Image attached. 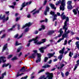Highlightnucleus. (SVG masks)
Wrapping results in <instances>:
<instances>
[{
    "mask_svg": "<svg viewBox=\"0 0 79 79\" xmlns=\"http://www.w3.org/2000/svg\"><path fill=\"white\" fill-rule=\"evenodd\" d=\"M33 52L34 53L32 54V55L31 56H29L28 58L31 59L35 58L36 56V53H37V60H36V63H38L40 62V61H41V56H42L41 54L37 53V50H33Z\"/></svg>",
    "mask_w": 79,
    "mask_h": 79,
    "instance_id": "obj_1",
    "label": "nucleus"
},
{
    "mask_svg": "<svg viewBox=\"0 0 79 79\" xmlns=\"http://www.w3.org/2000/svg\"><path fill=\"white\" fill-rule=\"evenodd\" d=\"M64 0H62V1L61 0H59V1H57L56 3V5L58 6L59 4H61V6H60V10H62L64 11L65 9V6H66V4L64 3Z\"/></svg>",
    "mask_w": 79,
    "mask_h": 79,
    "instance_id": "obj_2",
    "label": "nucleus"
},
{
    "mask_svg": "<svg viewBox=\"0 0 79 79\" xmlns=\"http://www.w3.org/2000/svg\"><path fill=\"white\" fill-rule=\"evenodd\" d=\"M64 14V12H63L61 15V18L62 20H64L66 19V21H65L64 23H67V22L69 21V17L66 16L65 15H63Z\"/></svg>",
    "mask_w": 79,
    "mask_h": 79,
    "instance_id": "obj_3",
    "label": "nucleus"
},
{
    "mask_svg": "<svg viewBox=\"0 0 79 79\" xmlns=\"http://www.w3.org/2000/svg\"><path fill=\"white\" fill-rule=\"evenodd\" d=\"M67 7L68 10H71L73 8V6H72V1H68L67 2Z\"/></svg>",
    "mask_w": 79,
    "mask_h": 79,
    "instance_id": "obj_4",
    "label": "nucleus"
},
{
    "mask_svg": "<svg viewBox=\"0 0 79 79\" xmlns=\"http://www.w3.org/2000/svg\"><path fill=\"white\" fill-rule=\"evenodd\" d=\"M45 74L48 75L47 77H48V79H52L53 77V74L52 73H49V72H47L45 73Z\"/></svg>",
    "mask_w": 79,
    "mask_h": 79,
    "instance_id": "obj_5",
    "label": "nucleus"
},
{
    "mask_svg": "<svg viewBox=\"0 0 79 79\" xmlns=\"http://www.w3.org/2000/svg\"><path fill=\"white\" fill-rule=\"evenodd\" d=\"M50 15H52L53 16H54V18L52 20V21H55V20H56V17H57V15L56 14H55V12L51 11L50 12Z\"/></svg>",
    "mask_w": 79,
    "mask_h": 79,
    "instance_id": "obj_6",
    "label": "nucleus"
},
{
    "mask_svg": "<svg viewBox=\"0 0 79 79\" xmlns=\"http://www.w3.org/2000/svg\"><path fill=\"white\" fill-rule=\"evenodd\" d=\"M2 15L1 14L0 15V19H2V23H5V21H6L5 19V15H4L2 17Z\"/></svg>",
    "mask_w": 79,
    "mask_h": 79,
    "instance_id": "obj_7",
    "label": "nucleus"
},
{
    "mask_svg": "<svg viewBox=\"0 0 79 79\" xmlns=\"http://www.w3.org/2000/svg\"><path fill=\"white\" fill-rule=\"evenodd\" d=\"M31 25H32V23L29 22L28 23H26L25 25H23L22 27V29H24V28L26 27H29Z\"/></svg>",
    "mask_w": 79,
    "mask_h": 79,
    "instance_id": "obj_8",
    "label": "nucleus"
},
{
    "mask_svg": "<svg viewBox=\"0 0 79 79\" xmlns=\"http://www.w3.org/2000/svg\"><path fill=\"white\" fill-rule=\"evenodd\" d=\"M9 68L10 69V68H11V65L10 64V63H7V64H4L2 65V67L4 68V67H7V66H9Z\"/></svg>",
    "mask_w": 79,
    "mask_h": 79,
    "instance_id": "obj_9",
    "label": "nucleus"
},
{
    "mask_svg": "<svg viewBox=\"0 0 79 79\" xmlns=\"http://www.w3.org/2000/svg\"><path fill=\"white\" fill-rule=\"evenodd\" d=\"M67 27V23H64V26L63 27V29H65L64 30V32L65 33H66V31L67 30H68V27Z\"/></svg>",
    "mask_w": 79,
    "mask_h": 79,
    "instance_id": "obj_10",
    "label": "nucleus"
},
{
    "mask_svg": "<svg viewBox=\"0 0 79 79\" xmlns=\"http://www.w3.org/2000/svg\"><path fill=\"white\" fill-rule=\"evenodd\" d=\"M46 47H42L40 48H39V50L40 51V53H44V50L46 49Z\"/></svg>",
    "mask_w": 79,
    "mask_h": 79,
    "instance_id": "obj_11",
    "label": "nucleus"
},
{
    "mask_svg": "<svg viewBox=\"0 0 79 79\" xmlns=\"http://www.w3.org/2000/svg\"><path fill=\"white\" fill-rule=\"evenodd\" d=\"M55 33V31H48L47 33L48 35H51L52 34Z\"/></svg>",
    "mask_w": 79,
    "mask_h": 79,
    "instance_id": "obj_12",
    "label": "nucleus"
},
{
    "mask_svg": "<svg viewBox=\"0 0 79 79\" xmlns=\"http://www.w3.org/2000/svg\"><path fill=\"white\" fill-rule=\"evenodd\" d=\"M8 45V44L6 43L5 44L3 47V48L2 49V52H4V50H5L6 48H7L8 47L7 46Z\"/></svg>",
    "mask_w": 79,
    "mask_h": 79,
    "instance_id": "obj_13",
    "label": "nucleus"
},
{
    "mask_svg": "<svg viewBox=\"0 0 79 79\" xmlns=\"http://www.w3.org/2000/svg\"><path fill=\"white\" fill-rule=\"evenodd\" d=\"M55 54V52H54L53 53H49L48 54V56H49L48 57L49 58H50L51 57H52Z\"/></svg>",
    "mask_w": 79,
    "mask_h": 79,
    "instance_id": "obj_14",
    "label": "nucleus"
},
{
    "mask_svg": "<svg viewBox=\"0 0 79 79\" xmlns=\"http://www.w3.org/2000/svg\"><path fill=\"white\" fill-rule=\"evenodd\" d=\"M68 35H67L64 32V33L62 35V38H63V39L64 40V38H67V37H68Z\"/></svg>",
    "mask_w": 79,
    "mask_h": 79,
    "instance_id": "obj_15",
    "label": "nucleus"
},
{
    "mask_svg": "<svg viewBox=\"0 0 79 79\" xmlns=\"http://www.w3.org/2000/svg\"><path fill=\"white\" fill-rule=\"evenodd\" d=\"M23 70L24 71H30V69H28L26 71V69H25V67H23L22 68H21V69L20 70V71H23Z\"/></svg>",
    "mask_w": 79,
    "mask_h": 79,
    "instance_id": "obj_16",
    "label": "nucleus"
},
{
    "mask_svg": "<svg viewBox=\"0 0 79 79\" xmlns=\"http://www.w3.org/2000/svg\"><path fill=\"white\" fill-rule=\"evenodd\" d=\"M64 50H65V47H63L62 49V50H60L59 52L60 54L61 53V54H63L64 53Z\"/></svg>",
    "mask_w": 79,
    "mask_h": 79,
    "instance_id": "obj_17",
    "label": "nucleus"
},
{
    "mask_svg": "<svg viewBox=\"0 0 79 79\" xmlns=\"http://www.w3.org/2000/svg\"><path fill=\"white\" fill-rule=\"evenodd\" d=\"M41 41H40L38 43L40 44H44V43H45V42H46V39H42L41 40Z\"/></svg>",
    "mask_w": 79,
    "mask_h": 79,
    "instance_id": "obj_18",
    "label": "nucleus"
},
{
    "mask_svg": "<svg viewBox=\"0 0 79 79\" xmlns=\"http://www.w3.org/2000/svg\"><path fill=\"white\" fill-rule=\"evenodd\" d=\"M23 46H20L17 49V53H19V52H20V51H21V49H23Z\"/></svg>",
    "mask_w": 79,
    "mask_h": 79,
    "instance_id": "obj_19",
    "label": "nucleus"
},
{
    "mask_svg": "<svg viewBox=\"0 0 79 79\" xmlns=\"http://www.w3.org/2000/svg\"><path fill=\"white\" fill-rule=\"evenodd\" d=\"M51 8L52 9H54V10H56V7H55V6L53 5V4H51L50 5Z\"/></svg>",
    "mask_w": 79,
    "mask_h": 79,
    "instance_id": "obj_20",
    "label": "nucleus"
},
{
    "mask_svg": "<svg viewBox=\"0 0 79 79\" xmlns=\"http://www.w3.org/2000/svg\"><path fill=\"white\" fill-rule=\"evenodd\" d=\"M33 41H34V43L35 44H36V45H40V44L39 43L40 42V41L38 42V40H33Z\"/></svg>",
    "mask_w": 79,
    "mask_h": 79,
    "instance_id": "obj_21",
    "label": "nucleus"
},
{
    "mask_svg": "<svg viewBox=\"0 0 79 79\" xmlns=\"http://www.w3.org/2000/svg\"><path fill=\"white\" fill-rule=\"evenodd\" d=\"M16 26V25H13L12 27L11 28H10V29H9L8 30V32H10V31H12V30H13V29H14V28H15V27Z\"/></svg>",
    "mask_w": 79,
    "mask_h": 79,
    "instance_id": "obj_22",
    "label": "nucleus"
},
{
    "mask_svg": "<svg viewBox=\"0 0 79 79\" xmlns=\"http://www.w3.org/2000/svg\"><path fill=\"white\" fill-rule=\"evenodd\" d=\"M50 65L48 64H46L45 65L42 66V68H50Z\"/></svg>",
    "mask_w": 79,
    "mask_h": 79,
    "instance_id": "obj_23",
    "label": "nucleus"
},
{
    "mask_svg": "<svg viewBox=\"0 0 79 79\" xmlns=\"http://www.w3.org/2000/svg\"><path fill=\"white\" fill-rule=\"evenodd\" d=\"M73 12L74 13V15H77V12L75 9L73 10Z\"/></svg>",
    "mask_w": 79,
    "mask_h": 79,
    "instance_id": "obj_24",
    "label": "nucleus"
},
{
    "mask_svg": "<svg viewBox=\"0 0 79 79\" xmlns=\"http://www.w3.org/2000/svg\"><path fill=\"white\" fill-rule=\"evenodd\" d=\"M26 3V4H25ZM23 5L24 6V7L26 6H27V5H28V4H29V2H27V3H26V2H24L22 3Z\"/></svg>",
    "mask_w": 79,
    "mask_h": 79,
    "instance_id": "obj_25",
    "label": "nucleus"
},
{
    "mask_svg": "<svg viewBox=\"0 0 79 79\" xmlns=\"http://www.w3.org/2000/svg\"><path fill=\"white\" fill-rule=\"evenodd\" d=\"M6 58V57H5L4 56H2L0 57V64L2 63V59H5Z\"/></svg>",
    "mask_w": 79,
    "mask_h": 79,
    "instance_id": "obj_26",
    "label": "nucleus"
},
{
    "mask_svg": "<svg viewBox=\"0 0 79 79\" xmlns=\"http://www.w3.org/2000/svg\"><path fill=\"white\" fill-rule=\"evenodd\" d=\"M18 60V58H17V57H16V56H15L11 59V60L15 61V60Z\"/></svg>",
    "mask_w": 79,
    "mask_h": 79,
    "instance_id": "obj_27",
    "label": "nucleus"
},
{
    "mask_svg": "<svg viewBox=\"0 0 79 79\" xmlns=\"http://www.w3.org/2000/svg\"><path fill=\"white\" fill-rule=\"evenodd\" d=\"M63 54H62L61 55H60L59 57L58 58L60 59V61H61V60L62 59L63 57Z\"/></svg>",
    "mask_w": 79,
    "mask_h": 79,
    "instance_id": "obj_28",
    "label": "nucleus"
},
{
    "mask_svg": "<svg viewBox=\"0 0 79 79\" xmlns=\"http://www.w3.org/2000/svg\"><path fill=\"white\" fill-rule=\"evenodd\" d=\"M21 45V43H18V41H16L15 42V46H18V45Z\"/></svg>",
    "mask_w": 79,
    "mask_h": 79,
    "instance_id": "obj_29",
    "label": "nucleus"
},
{
    "mask_svg": "<svg viewBox=\"0 0 79 79\" xmlns=\"http://www.w3.org/2000/svg\"><path fill=\"white\" fill-rule=\"evenodd\" d=\"M6 72H5L4 73L2 74V79L4 78V76H6Z\"/></svg>",
    "mask_w": 79,
    "mask_h": 79,
    "instance_id": "obj_30",
    "label": "nucleus"
},
{
    "mask_svg": "<svg viewBox=\"0 0 79 79\" xmlns=\"http://www.w3.org/2000/svg\"><path fill=\"white\" fill-rule=\"evenodd\" d=\"M72 55H73V52L72 53L71 52H70L69 54V56H70V58H71Z\"/></svg>",
    "mask_w": 79,
    "mask_h": 79,
    "instance_id": "obj_31",
    "label": "nucleus"
},
{
    "mask_svg": "<svg viewBox=\"0 0 79 79\" xmlns=\"http://www.w3.org/2000/svg\"><path fill=\"white\" fill-rule=\"evenodd\" d=\"M48 60V58L47 57H45L44 60V62H47Z\"/></svg>",
    "mask_w": 79,
    "mask_h": 79,
    "instance_id": "obj_32",
    "label": "nucleus"
},
{
    "mask_svg": "<svg viewBox=\"0 0 79 79\" xmlns=\"http://www.w3.org/2000/svg\"><path fill=\"white\" fill-rule=\"evenodd\" d=\"M50 10V8L48 7V6H46V10L45 11H49V10Z\"/></svg>",
    "mask_w": 79,
    "mask_h": 79,
    "instance_id": "obj_33",
    "label": "nucleus"
},
{
    "mask_svg": "<svg viewBox=\"0 0 79 79\" xmlns=\"http://www.w3.org/2000/svg\"><path fill=\"white\" fill-rule=\"evenodd\" d=\"M21 8L20 9V10L21 11V10H23V8H24L25 7L23 5V4H22V5H21Z\"/></svg>",
    "mask_w": 79,
    "mask_h": 79,
    "instance_id": "obj_34",
    "label": "nucleus"
},
{
    "mask_svg": "<svg viewBox=\"0 0 79 79\" xmlns=\"http://www.w3.org/2000/svg\"><path fill=\"white\" fill-rule=\"evenodd\" d=\"M63 33V31H62L60 33V34L58 35V37H61V35H62V34Z\"/></svg>",
    "mask_w": 79,
    "mask_h": 79,
    "instance_id": "obj_35",
    "label": "nucleus"
},
{
    "mask_svg": "<svg viewBox=\"0 0 79 79\" xmlns=\"http://www.w3.org/2000/svg\"><path fill=\"white\" fill-rule=\"evenodd\" d=\"M39 13V10H36L34 12L33 14L32 15H35L36 13Z\"/></svg>",
    "mask_w": 79,
    "mask_h": 79,
    "instance_id": "obj_36",
    "label": "nucleus"
},
{
    "mask_svg": "<svg viewBox=\"0 0 79 79\" xmlns=\"http://www.w3.org/2000/svg\"><path fill=\"white\" fill-rule=\"evenodd\" d=\"M41 27L42 29H43V30H44V29H45V25H42L41 26Z\"/></svg>",
    "mask_w": 79,
    "mask_h": 79,
    "instance_id": "obj_37",
    "label": "nucleus"
},
{
    "mask_svg": "<svg viewBox=\"0 0 79 79\" xmlns=\"http://www.w3.org/2000/svg\"><path fill=\"white\" fill-rule=\"evenodd\" d=\"M47 1L46 0H44L43 3V6H44V5H45L47 4Z\"/></svg>",
    "mask_w": 79,
    "mask_h": 79,
    "instance_id": "obj_38",
    "label": "nucleus"
},
{
    "mask_svg": "<svg viewBox=\"0 0 79 79\" xmlns=\"http://www.w3.org/2000/svg\"><path fill=\"white\" fill-rule=\"evenodd\" d=\"M19 36V34H17L14 36V38L16 39L17 38H18Z\"/></svg>",
    "mask_w": 79,
    "mask_h": 79,
    "instance_id": "obj_39",
    "label": "nucleus"
},
{
    "mask_svg": "<svg viewBox=\"0 0 79 79\" xmlns=\"http://www.w3.org/2000/svg\"><path fill=\"white\" fill-rule=\"evenodd\" d=\"M67 43H68V41L65 40L64 43V45H66L67 44Z\"/></svg>",
    "mask_w": 79,
    "mask_h": 79,
    "instance_id": "obj_40",
    "label": "nucleus"
},
{
    "mask_svg": "<svg viewBox=\"0 0 79 79\" xmlns=\"http://www.w3.org/2000/svg\"><path fill=\"white\" fill-rule=\"evenodd\" d=\"M13 56V55H10L8 56V57H7L8 59H10V58H11Z\"/></svg>",
    "mask_w": 79,
    "mask_h": 79,
    "instance_id": "obj_41",
    "label": "nucleus"
},
{
    "mask_svg": "<svg viewBox=\"0 0 79 79\" xmlns=\"http://www.w3.org/2000/svg\"><path fill=\"white\" fill-rule=\"evenodd\" d=\"M64 40L63 39V38H60V39L58 41H57V42L58 43H59V42H60V41H61V40Z\"/></svg>",
    "mask_w": 79,
    "mask_h": 79,
    "instance_id": "obj_42",
    "label": "nucleus"
},
{
    "mask_svg": "<svg viewBox=\"0 0 79 79\" xmlns=\"http://www.w3.org/2000/svg\"><path fill=\"white\" fill-rule=\"evenodd\" d=\"M23 33L22 34L19 36L18 38V39H20V38H21L23 36Z\"/></svg>",
    "mask_w": 79,
    "mask_h": 79,
    "instance_id": "obj_43",
    "label": "nucleus"
},
{
    "mask_svg": "<svg viewBox=\"0 0 79 79\" xmlns=\"http://www.w3.org/2000/svg\"><path fill=\"white\" fill-rule=\"evenodd\" d=\"M73 58H77V54L76 53L75 55L73 56Z\"/></svg>",
    "mask_w": 79,
    "mask_h": 79,
    "instance_id": "obj_44",
    "label": "nucleus"
},
{
    "mask_svg": "<svg viewBox=\"0 0 79 79\" xmlns=\"http://www.w3.org/2000/svg\"><path fill=\"white\" fill-rule=\"evenodd\" d=\"M6 36V34H4L1 37V39H3V38H4V37H5Z\"/></svg>",
    "mask_w": 79,
    "mask_h": 79,
    "instance_id": "obj_45",
    "label": "nucleus"
},
{
    "mask_svg": "<svg viewBox=\"0 0 79 79\" xmlns=\"http://www.w3.org/2000/svg\"><path fill=\"white\" fill-rule=\"evenodd\" d=\"M63 30V28H60L59 30V31H58V32H60H60H63V31H62V30Z\"/></svg>",
    "mask_w": 79,
    "mask_h": 79,
    "instance_id": "obj_46",
    "label": "nucleus"
},
{
    "mask_svg": "<svg viewBox=\"0 0 79 79\" xmlns=\"http://www.w3.org/2000/svg\"><path fill=\"white\" fill-rule=\"evenodd\" d=\"M34 38H32V39L29 40L28 42H29V43L30 42H32V41H34Z\"/></svg>",
    "mask_w": 79,
    "mask_h": 79,
    "instance_id": "obj_47",
    "label": "nucleus"
},
{
    "mask_svg": "<svg viewBox=\"0 0 79 79\" xmlns=\"http://www.w3.org/2000/svg\"><path fill=\"white\" fill-rule=\"evenodd\" d=\"M44 70H44V69H42L40 70V71L38 72V73H42V72H43V71H44Z\"/></svg>",
    "mask_w": 79,
    "mask_h": 79,
    "instance_id": "obj_48",
    "label": "nucleus"
},
{
    "mask_svg": "<svg viewBox=\"0 0 79 79\" xmlns=\"http://www.w3.org/2000/svg\"><path fill=\"white\" fill-rule=\"evenodd\" d=\"M74 67H75L73 70V71H75L76 69H77V66L76 65H75Z\"/></svg>",
    "mask_w": 79,
    "mask_h": 79,
    "instance_id": "obj_49",
    "label": "nucleus"
},
{
    "mask_svg": "<svg viewBox=\"0 0 79 79\" xmlns=\"http://www.w3.org/2000/svg\"><path fill=\"white\" fill-rule=\"evenodd\" d=\"M66 76H68L69 75V72H66L65 74Z\"/></svg>",
    "mask_w": 79,
    "mask_h": 79,
    "instance_id": "obj_50",
    "label": "nucleus"
},
{
    "mask_svg": "<svg viewBox=\"0 0 79 79\" xmlns=\"http://www.w3.org/2000/svg\"><path fill=\"white\" fill-rule=\"evenodd\" d=\"M64 64H62L61 65V67H60V69H62V68H63V67H64Z\"/></svg>",
    "mask_w": 79,
    "mask_h": 79,
    "instance_id": "obj_51",
    "label": "nucleus"
},
{
    "mask_svg": "<svg viewBox=\"0 0 79 79\" xmlns=\"http://www.w3.org/2000/svg\"><path fill=\"white\" fill-rule=\"evenodd\" d=\"M29 28H26L25 30V32H28L29 31Z\"/></svg>",
    "mask_w": 79,
    "mask_h": 79,
    "instance_id": "obj_52",
    "label": "nucleus"
},
{
    "mask_svg": "<svg viewBox=\"0 0 79 79\" xmlns=\"http://www.w3.org/2000/svg\"><path fill=\"white\" fill-rule=\"evenodd\" d=\"M44 77H45V75H43V76L41 77H40L39 78V79H44Z\"/></svg>",
    "mask_w": 79,
    "mask_h": 79,
    "instance_id": "obj_53",
    "label": "nucleus"
},
{
    "mask_svg": "<svg viewBox=\"0 0 79 79\" xmlns=\"http://www.w3.org/2000/svg\"><path fill=\"white\" fill-rule=\"evenodd\" d=\"M19 19H20V17H17V18H16V22H17V21H18V20H19Z\"/></svg>",
    "mask_w": 79,
    "mask_h": 79,
    "instance_id": "obj_54",
    "label": "nucleus"
},
{
    "mask_svg": "<svg viewBox=\"0 0 79 79\" xmlns=\"http://www.w3.org/2000/svg\"><path fill=\"white\" fill-rule=\"evenodd\" d=\"M38 39H39V37L38 36H36L35 38H33V39H34V40H37Z\"/></svg>",
    "mask_w": 79,
    "mask_h": 79,
    "instance_id": "obj_55",
    "label": "nucleus"
},
{
    "mask_svg": "<svg viewBox=\"0 0 79 79\" xmlns=\"http://www.w3.org/2000/svg\"><path fill=\"white\" fill-rule=\"evenodd\" d=\"M2 60L3 63H5V62H6V60H4V59H2Z\"/></svg>",
    "mask_w": 79,
    "mask_h": 79,
    "instance_id": "obj_56",
    "label": "nucleus"
},
{
    "mask_svg": "<svg viewBox=\"0 0 79 79\" xmlns=\"http://www.w3.org/2000/svg\"><path fill=\"white\" fill-rule=\"evenodd\" d=\"M27 18H31V15L30 14H29L28 15H27Z\"/></svg>",
    "mask_w": 79,
    "mask_h": 79,
    "instance_id": "obj_57",
    "label": "nucleus"
},
{
    "mask_svg": "<svg viewBox=\"0 0 79 79\" xmlns=\"http://www.w3.org/2000/svg\"><path fill=\"white\" fill-rule=\"evenodd\" d=\"M70 30H68V31L67 32L66 31V33L67 35H68V34H69V33H70Z\"/></svg>",
    "mask_w": 79,
    "mask_h": 79,
    "instance_id": "obj_58",
    "label": "nucleus"
},
{
    "mask_svg": "<svg viewBox=\"0 0 79 79\" xmlns=\"http://www.w3.org/2000/svg\"><path fill=\"white\" fill-rule=\"evenodd\" d=\"M47 12H48L47 11H46L45 10L44 12V14L45 15H47Z\"/></svg>",
    "mask_w": 79,
    "mask_h": 79,
    "instance_id": "obj_59",
    "label": "nucleus"
},
{
    "mask_svg": "<svg viewBox=\"0 0 79 79\" xmlns=\"http://www.w3.org/2000/svg\"><path fill=\"white\" fill-rule=\"evenodd\" d=\"M21 55H22V52H21L19 55V57H20Z\"/></svg>",
    "mask_w": 79,
    "mask_h": 79,
    "instance_id": "obj_60",
    "label": "nucleus"
},
{
    "mask_svg": "<svg viewBox=\"0 0 79 79\" xmlns=\"http://www.w3.org/2000/svg\"><path fill=\"white\" fill-rule=\"evenodd\" d=\"M79 41H77L76 42V46L77 45H79Z\"/></svg>",
    "mask_w": 79,
    "mask_h": 79,
    "instance_id": "obj_61",
    "label": "nucleus"
},
{
    "mask_svg": "<svg viewBox=\"0 0 79 79\" xmlns=\"http://www.w3.org/2000/svg\"><path fill=\"white\" fill-rule=\"evenodd\" d=\"M52 60H50L48 63L49 64H51V63H52Z\"/></svg>",
    "mask_w": 79,
    "mask_h": 79,
    "instance_id": "obj_62",
    "label": "nucleus"
},
{
    "mask_svg": "<svg viewBox=\"0 0 79 79\" xmlns=\"http://www.w3.org/2000/svg\"><path fill=\"white\" fill-rule=\"evenodd\" d=\"M57 15L58 16H60V12H57Z\"/></svg>",
    "mask_w": 79,
    "mask_h": 79,
    "instance_id": "obj_63",
    "label": "nucleus"
},
{
    "mask_svg": "<svg viewBox=\"0 0 79 79\" xmlns=\"http://www.w3.org/2000/svg\"><path fill=\"white\" fill-rule=\"evenodd\" d=\"M56 25H57V22L56 21L55 22V24H54V26H56Z\"/></svg>",
    "mask_w": 79,
    "mask_h": 79,
    "instance_id": "obj_64",
    "label": "nucleus"
}]
</instances>
